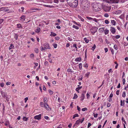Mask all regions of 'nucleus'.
<instances>
[{"instance_id":"1","label":"nucleus","mask_w":128,"mask_h":128,"mask_svg":"<svg viewBox=\"0 0 128 128\" xmlns=\"http://www.w3.org/2000/svg\"><path fill=\"white\" fill-rule=\"evenodd\" d=\"M80 5L81 8L85 10H88L90 6V3L88 0H82L80 1Z\"/></svg>"},{"instance_id":"2","label":"nucleus","mask_w":128,"mask_h":128,"mask_svg":"<svg viewBox=\"0 0 128 128\" xmlns=\"http://www.w3.org/2000/svg\"><path fill=\"white\" fill-rule=\"evenodd\" d=\"M110 3L108 0H106L102 3V6L103 9L106 12H109L111 9Z\"/></svg>"},{"instance_id":"3","label":"nucleus","mask_w":128,"mask_h":128,"mask_svg":"<svg viewBox=\"0 0 128 128\" xmlns=\"http://www.w3.org/2000/svg\"><path fill=\"white\" fill-rule=\"evenodd\" d=\"M91 5L93 10L95 12L100 11L102 9V5L100 3L94 2L92 3Z\"/></svg>"},{"instance_id":"4","label":"nucleus","mask_w":128,"mask_h":128,"mask_svg":"<svg viewBox=\"0 0 128 128\" xmlns=\"http://www.w3.org/2000/svg\"><path fill=\"white\" fill-rule=\"evenodd\" d=\"M68 4L70 7L72 8H76L78 5V2L77 0H76L72 3L69 2Z\"/></svg>"},{"instance_id":"5","label":"nucleus","mask_w":128,"mask_h":128,"mask_svg":"<svg viewBox=\"0 0 128 128\" xmlns=\"http://www.w3.org/2000/svg\"><path fill=\"white\" fill-rule=\"evenodd\" d=\"M98 28L96 26H94L92 27L90 29L92 35H94V34L97 32Z\"/></svg>"},{"instance_id":"6","label":"nucleus","mask_w":128,"mask_h":128,"mask_svg":"<svg viewBox=\"0 0 128 128\" xmlns=\"http://www.w3.org/2000/svg\"><path fill=\"white\" fill-rule=\"evenodd\" d=\"M40 9L35 8H30V12H36L35 10H40Z\"/></svg>"},{"instance_id":"7","label":"nucleus","mask_w":128,"mask_h":128,"mask_svg":"<svg viewBox=\"0 0 128 128\" xmlns=\"http://www.w3.org/2000/svg\"><path fill=\"white\" fill-rule=\"evenodd\" d=\"M43 46L45 47L46 49H51V47L50 46L49 43L48 42H46L44 44Z\"/></svg>"},{"instance_id":"8","label":"nucleus","mask_w":128,"mask_h":128,"mask_svg":"<svg viewBox=\"0 0 128 128\" xmlns=\"http://www.w3.org/2000/svg\"><path fill=\"white\" fill-rule=\"evenodd\" d=\"M110 30L111 33L112 34H114L116 32V30L113 27H111Z\"/></svg>"},{"instance_id":"9","label":"nucleus","mask_w":128,"mask_h":128,"mask_svg":"<svg viewBox=\"0 0 128 128\" xmlns=\"http://www.w3.org/2000/svg\"><path fill=\"white\" fill-rule=\"evenodd\" d=\"M41 114H39L38 115L36 116H34V118L36 120H39L41 118Z\"/></svg>"},{"instance_id":"10","label":"nucleus","mask_w":128,"mask_h":128,"mask_svg":"<svg viewBox=\"0 0 128 128\" xmlns=\"http://www.w3.org/2000/svg\"><path fill=\"white\" fill-rule=\"evenodd\" d=\"M109 2L110 3H118L119 0H110Z\"/></svg>"},{"instance_id":"11","label":"nucleus","mask_w":128,"mask_h":128,"mask_svg":"<svg viewBox=\"0 0 128 128\" xmlns=\"http://www.w3.org/2000/svg\"><path fill=\"white\" fill-rule=\"evenodd\" d=\"M122 13V11L120 10H117L114 12V14H119Z\"/></svg>"},{"instance_id":"12","label":"nucleus","mask_w":128,"mask_h":128,"mask_svg":"<svg viewBox=\"0 0 128 128\" xmlns=\"http://www.w3.org/2000/svg\"><path fill=\"white\" fill-rule=\"evenodd\" d=\"M74 60L76 62H80L82 61V59L80 57L77 58L75 59Z\"/></svg>"},{"instance_id":"13","label":"nucleus","mask_w":128,"mask_h":128,"mask_svg":"<svg viewBox=\"0 0 128 128\" xmlns=\"http://www.w3.org/2000/svg\"><path fill=\"white\" fill-rule=\"evenodd\" d=\"M26 18V16L24 15H22L20 17V20L22 21H24Z\"/></svg>"},{"instance_id":"14","label":"nucleus","mask_w":128,"mask_h":128,"mask_svg":"<svg viewBox=\"0 0 128 128\" xmlns=\"http://www.w3.org/2000/svg\"><path fill=\"white\" fill-rule=\"evenodd\" d=\"M104 28H99L98 30V31L99 32H102L104 31Z\"/></svg>"},{"instance_id":"15","label":"nucleus","mask_w":128,"mask_h":128,"mask_svg":"<svg viewBox=\"0 0 128 128\" xmlns=\"http://www.w3.org/2000/svg\"><path fill=\"white\" fill-rule=\"evenodd\" d=\"M40 30V28L39 27H37L36 28L35 30V31L37 33L39 32Z\"/></svg>"},{"instance_id":"16","label":"nucleus","mask_w":128,"mask_h":128,"mask_svg":"<svg viewBox=\"0 0 128 128\" xmlns=\"http://www.w3.org/2000/svg\"><path fill=\"white\" fill-rule=\"evenodd\" d=\"M44 107L47 110H48V108H49V106L48 104L46 103H44Z\"/></svg>"},{"instance_id":"17","label":"nucleus","mask_w":128,"mask_h":128,"mask_svg":"<svg viewBox=\"0 0 128 128\" xmlns=\"http://www.w3.org/2000/svg\"><path fill=\"white\" fill-rule=\"evenodd\" d=\"M104 34L106 35L108 34L109 33V30L107 28L104 30Z\"/></svg>"},{"instance_id":"18","label":"nucleus","mask_w":128,"mask_h":128,"mask_svg":"<svg viewBox=\"0 0 128 128\" xmlns=\"http://www.w3.org/2000/svg\"><path fill=\"white\" fill-rule=\"evenodd\" d=\"M111 22L112 25L114 26H115L116 24V22L114 20H111Z\"/></svg>"},{"instance_id":"19","label":"nucleus","mask_w":128,"mask_h":128,"mask_svg":"<svg viewBox=\"0 0 128 128\" xmlns=\"http://www.w3.org/2000/svg\"><path fill=\"white\" fill-rule=\"evenodd\" d=\"M124 100L123 102L122 100H120V106H124Z\"/></svg>"},{"instance_id":"20","label":"nucleus","mask_w":128,"mask_h":128,"mask_svg":"<svg viewBox=\"0 0 128 128\" xmlns=\"http://www.w3.org/2000/svg\"><path fill=\"white\" fill-rule=\"evenodd\" d=\"M79 68L80 70H81L82 69V63H80L78 64Z\"/></svg>"},{"instance_id":"21","label":"nucleus","mask_w":128,"mask_h":128,"mask_svg":"<svg viewBox=\"0 0 128 128\" xmlns=\"http://www.w3.org/2000/svg\"><path fill=\"white\" fill-rule=\"evenodd\" d=\"M56 36V33L53 32H51V34H50V36Z\"/></svg>"},{"instance_id":"22","label":"nucleus","mask_w":128,"mask_h":128,"mask_svg":"<svg viewBox=\"0 0 128 128\" xmlns=\"http://www.w3.org/2000/svg\"><path fill=\"white\" fill-rule=\"evenodd\" d=\"M28 119V118H27L26 116H24L23 118V120L24 121H27Z\"/></svg>"},{"instance_id":"23","label":"nucleus","mask_w":128,"mask_h":128,"mask_svg":"<svg viewBox=\"0 0 128 128\" xmlns=\"http://www.w3.org/2000/svg\"><path fill=\"white\" fill-rule=\"evenodd\" d=\"M84 94H82V95H81V98H82L81 99V101L82 100H83L84 99Z\"/></svg>"},{"instance_id":"24","label":"nucleus","mask_w":128,"mask_h":128,"mask_svg":"<svg viewBox=\"0 0 128 128\" xmlns=\"http://www.w3.org/2000/svg\"><path fill=\"white\" fill-rule=\"evenodd\" d=\"M18 35L16 34H15V35L14 36V38L16 40H18Z\"/></svg>"},{"instance_id":"25","label":"nucleus","mask_w":128,"mask_h":128,"mask_svg":"<svg viewBox=\"0 0 128 128\" xmlns=\"http://www.w3.org/2000/svg\"><path fill=\"white\" fill-rule=\"evenodd\" d=\"M80 122V120L79 119L76 121L75 124L77 125L79 124Z\"/></svg>"},{"instance_id":"26","label":"nucleus","mask_w":128,"mask_h":128,"mask_svg":"<svg viewBox=\"0 0 128 128\" xmlns=\"http://www.w3.org/2000/svg\"><path fill=\"white\" fill-rule=\"evenodd\" d=\"M114 48L116 50H117L118 49V48L116 44H114Z\"/></svg>"},{"instance_id":"27","label":"nucleus","mask_w":128,"mask_h":128,"mask_svg":"<svg viewBox=\"0 0 128 128\" xmlns=\"http://www.w3.org/2000/svg\"><path fill=\"white\" fill-rule=\"evenodd\" d=\"M78 17L79 18L81 21L82 22H84V19L80 16L78 15Z\"/></svg>"},{"instance_id":"28","label":"nucleus","mask_w":128,"mask_h":128,"mask_svg":"<svg viewBox=\"0 0 128 128\" xmlns=\"http://www.w3.org/2000/svg\"><path fill=\"white\" fill-rule=\"evenodd\" d=\"M17 28H22V26L20 24H17Z\"/></svg>"},{"instance_id":"29","label":"nucleus","mask_w":128,"mask_h":128,"mask_svg":"<svg viewBox=\"0 0 128 128\" xmlns=\"http://www.w3.org/2000/svg\"><path fill=\"white\" fill-rule=\"evenodd\" d=\"M79 116V115L77 114H76L74 115L72 118L73 119L74 118L76 117H78Z\"/></svg>"},{"instance_id":"30","label":"nucleus","mask_w":128,"mask_h":128,"mask_svg":"<svg viewBox=\"0 0 128 128\" xmlns=\"http://www.w3.org/2000/svg\"><path fill=\"white\" fill-rule=\"evenodd\" d=\"M84 40L85 41V42L87 43H88L89 42V40L88 39H87V38H84Z\"/></svg>"},{"instance_id":"31","label":"nucleus","mask_w":128,"mask_h":128,"mask_svg":"<svg viewBox=\"0 0 128 128\" xmlns=\"http://www.w3.org/2000/svg\"><path fill=\"white\" fill-rule=\"evenodd\" d=\"M40 106L42 107H44V104L42 102H40Z\"/></svg>"},{"instance_id":"32","label":"nucleus","mask_w":128,"mask_h":128,"mask_svg":"<svg viewBox=\"0 0 128 128\" xmlns=\"http://www.w3.org/2000/svg\"><path fill=\"white\" fill-rule=\"evenodd\" d=\"M92 20L96 22H98V20L95 18H92Z\"/></svg>"},{"instance_id":"33","label":"nucleus","mask_w":128,"mask_h":128,"mask_svg":"<svg viewBox=\"0 0 128 128\" xmlns=\"http://www.w3.org/2000/svg\"><path fill=\"white\" fill-rule=\"evenodd\" d=\"M78 96L76 94H74V97H73V99H76L77 98Z\"/></svg>"},{"instance_id":"34","label":"nucleus","mask_w":128,"mask_h":128,"mask_svg":"<svg viewBox=\"0 0 128 128\" xmlns=\"http://www.w3.org/2000/svg\"><path fill=\"white\" fill-rule=\"evenodd\" d=\"M67 71L68 72H70L71 73H73L74 72V71H72V70L70 68H68L67 69Z\"/></svg>"},{"instance_id":"35","label":"nucleus","mask_w":128,"mask_h":128,"mask_svg":"<svg viewBox=\"0 0 128 128\" xmlns=\"http://www.w3.org/2000/svg\"><path fill=\"white\" fill-rule=\"evenodd\" d=\"M44 103H46L48 102V100L47 98H44Z\"/></svg>"},{"instance_id":"36","label":"nucleus","mask_w":128,"mask_h":128,"mask_svg":"<svg viewBox=\"0 0 128 128\" xmlns=\"http://www.w3.org/2000/svg\"><path fill=\"white\" fill-rule=\"evenodd\" d=\"M72 28H75L76 29L78 30L79 29V28L78 26H76L75 25H73L72 26Z\"/></svg>"},{"instance_id":"37","label":"nucleus","mask_w":128,"mask_h":128,"mask_svg":"<svg viewBox=\"0 0 128 128\" xmlns=\"http://www.w3.org/2000/svg\"><path fill=\"white\" fill-rule=\"evenodd\" d=\"M126 96V93L125 92H123L122 94V96L123 98H124Z\"/></svg>"},{"instance_id":"38","label":"nucleus","mask_w":128,"mask_h":128,"mask_svg":"<svg viewBox=\"0 0 128 128\" xmlns=\"http://www.w3.org/2000/svg\"><path fill=\"white\" fill-rule=\"evenodd\" d=\"M110 50L111 52L112 53V54H114V49L112 48H110Z\"/></svg>"},{"instance_id":"39","label":"nucleus","mask_w":128,"mask_h":128,"mask_svg":"<svg viewBox=\"0 0 128 128\" xmlns=\"http://www.w3.org/2000/svg\"><path fill=\"white\" fill-rule=\"evenodd\" d=\"M82 88V86H80V87L77 88H76V91H78V90H79L81 89Z\"/></svg>"},{"instance_id":"40","label":"nucleus","mask_w":128,"mask_h":128,"mask_svg":"<svg viewBox=\"0 0 128 128\" xmlns=\"http://www.w3.org/2000/svg\"><path fill=\"white\" fill-rule=\"evenodd\" d=\"M53 46H54V48H56L57 47L58 45L57 44L54 43V44H53Z\"/></svg>"},{"instance_id":"41","label":"nucleus","mask_w":128,"mask_h":128,"mask_svg":"<svg viewBox=\"0 0 128 128\" xmlns=\"http://www.w3.org/2000/svg\"><path fill=\"white\" fill-rule=\"evenodd\" d=\"M14 47V46H13L12 44H11L10 45V46L9 47V50H10L11 49H12V48H13Z\"/></svg>"},{"instance_id":"42","label":"nucleus","mask_w":128,"mask_h":128,"mask_svg":"<svg viewBox=\"0 0 128 128\" xmlns=\"http://www.w3.org/2000/svg\"><path fill=\"white\" fill-rule=\"evenodd\" d=\"M34 51L36 53H38V52L39 50L38 48H35L34 49Z\"/></svg>"},{"instance_id":"43","label":"nucleus","mask_w":128,"mask_h":128,"mask_svg":"<svg viewBox=\"0 0 128 128\" xmlns=\"http://www.w3.org/2000/svg\"><path fill=\"white\" fill-rule=\"evenodd\" d=\"M96 45H95V44H94V45L92 47V49H91L93 51H94V50L95 49V48H96Z\"/></svg>"},{"instance_id":"44","label":"nucleus","mask_w":128,"mask_h":128,"mask_svg":"<svg viewBox=\"0 0 128 128\" xmlns=\"http://www.w3.org/2000/svg\"><path fill=\"white\" fill-rule=\"evenodd\" d=\"M4 12H8L9 10L7 8L4 7Z\"/></svg>"},{"instance_id":"45","label":"nucleus","mask_w":128,"mask_h":128,"mask_svg":"<svg viewBox=\"0 0 128 128\" xmlns=\"http://www.w3.org/2000/svg\"><path fill=\"white\" fill-rule=\"evenodd\" d=\"M24 7H22L20 9H19V10L20 11L21 10L22 12H24Z\"/></svg>"},{"instance_id":"46","label":"nucleus","mask_w":128,"mask_h":128,"mask_svg":"<svg viewBox=\"0 0 128 128\" xmlns=\"http://www.w3.org/2000/svg\"><path fill=\"white\" fill-rule=\"evenodd\" d=\"M34 54H32L30 55V57L32 58H33L34 57Z\"/></svg>"},{"instance_id":"47","label":"nucleus","mask_w":128,"mask_h":128,"mask_svg":"<svg viewBox=\"0 0 128 128\" xmlns=\"http://www.w3.org/2000/svg\"><path fill=\"white\" fill-rule=\"evenodd\" d=\"M49 92L50 95L52 94L53 93V92L52 90H49Z\"/></svg>"},{"instance_id":"48","label":"nucleus","mask_w":128,"mask_h":128,"mask_svg":"<svg viewBox=\"0 0 128 128\" xmlns=\"http://www.w3.org/2000/svg\"><path fill=\"white\" fill-rule=\"evenodd\" d=\"M126 1V0H119V2L123 3Z\"/></svg>"},{"instance_id":"49","label":"nucleus","mask_w":128,"mask_h":128,"mask_svg":"<svg viewBox=\"0 0 128 128\" xmlns=\"http://www.w3.org/2000/svg\"><path fill=\"white\" fill-rule=\"evenodd\" d=\"M104 16L106 17H108L109 16V15L108 13H105L104 14Z\"/></svg>"},{"instance_id":"50","label":"nucleus","mask_w":128,"mask_h":128,"mask_svg":"<svg viewBox=\"0 0 128 128\" xmlns=\"http://www.w3.org/2000/svg\"><path fill=\"white\" fill-rule=\"evenodd\" d=\"M120 37V36L119 35H117L115 36V38L116 39H118Z\"/></svg>"},{"instance_id":"51","label":"nucleus","mask_w":128,"mask_h":128,"mask_svg":"<svg viewBox=\"0 0 128 128\" xmlns=\"http://www.w3.org/2000/svg\"><path fill=\"white\" fill-rule=\"evenodd\" d=\"M87 110V108H82V111L84 112Z\"/></svg>"},{"instance_id":"52","label":"nucleus","mask_w":128,"mask_h":128,"mask_svg":"<svg viewBox=\"0 0 128 128\" xmlns=\"http://www.w3.org/2000/svg\"><path fill=\"white\" fill-rule=\"evenodd\" d=\"M1 94L3 97H4L6 96L4 94V92H1Z\"/></svg>"},{"instance_id":"53","label":"nucleus","mask_w":128,"mask_h":128,"mask_svg":"<svg viewBox=\"0 0 128 128\" xmlns=\"http://www.w3.org/2000/svg\"><path fill=\"white\" fill-rule=\"evenodd\" d=\"M94 113V117L95 118H97L98 115V114L97 113L95 114Z\"/></svg>"},{"instance_id":"54","label":"nucleus","mask_w":128,"mask_h":128,"mask_svg":"<svg viewBox=\"0 0 128 128\" xmlns=\"http://www.w3.org/2000/svg\"><path fill=\"white\" fill-rule=\"evenodd\" d=\"M84 67L86 68H87L88 67V64H84Z\"/></svg>"},{"instance_id":"55","label":"nucleus","mask_w":128,"mask_h":128,"mask_svg":"<svg viewBox=\"0 0 128 128\" xmlns=\"http://www.w3.org/2000/svg\"><path fill=\"white\" fill-rule=\"evenodd\" d=\"M124 16V14H122L120 16V18L121 19H122L123 18Z\"/></svg>"},{"instance_id":"56","label":"nucleus","mask_w":128,"mask_h":128,"mask_svg":"<svg viewBox=\"0 0 128 128\" xmlns=\"http://www.w3.org/2000/svg\"><path fill=\"white\" fill-rule=\"evenodd\" d=\"M90 74V73L89 72H88L86 74L85 76L88 78V77Z\"/></svg>"},{"instance_id":"57","label":"nucleus","mask_w":128,"mask_h":128,"mask_svg":"<svg viewBox=\"0 0 128 128\" xmlns=\"http://www.w3.org/2000/svg\"><path fill=\"white\" fill-rule=\"evenodd\" d=\"M44 118L45 119L47 120H48H48H50L48 116H44Z\"/></svg>"},{"instance_id":"58","label":"nucleus","mask_w":128,"mask_h":128,"mask_svg":"<svg viewBox=\"0 0 128 128\" xmlns=\"http://www.w3.org/2000/svg\"><path fill=\"white\" fill-rule=\"evenodd\" d=\"M11 84V83L10 82H7L6 83V85L8 86L9 85H10Z\"/></svg>"},{"instance_id":"59","label":"nucleus","mask_w":128,"mask_h":128,"mask_svg":"<svg viewBox=\"0 0 128 128\" xmlns=\"http://www.w3.org/2000/svg\"><path fill=\"white\" fill-rule=\"evenodd\" d=\"M4 83H0V86L2 87H4Z\"/></svg>"},{"instance_id":"60","label":"nucleus","mask_w":128,"mask_h":128,"mask_svg":"<svg viewBox=\"0 0 128 128\" xmlns=\"http://www.w3.org/2000/svg\"><path fill=\"white\" fill-rule=\"evenodd\" d=\"M24 102L25 103H26L27 100H28V97H26L24 99Z\"/></svg>"},{"instance_id":"61","label":"nucleus","mask_w":128,"mask_h":128,"mask_svg":"<svg viewBox=\"0 0 128 128\" xmlns=\"http://www.w3.org/2000/svg\"><path fill=\"white\" fill-rule=\"evenodd\" d=\"M104 22L106 24H109V21L107 20H105Z\"/></svg>"},{"instance_id":"62","label":"nucleus","mask_w":128,"mask_h":128,"mask_svg":"<svg viewBox=\"0 0 128 128\" xmlns=\"http://www.w3.org/2000/svg\"><path fill=\"white\" fill-rule=\"evenodd\" d=\"M112 70L111 68H110L109 69L108 71V73L109 74L111 72L112 73Z\"/></svg>"},{"instance_id":"63","label":"nucleus","mask_w":128,"mask_h":128,"mask_svg":"<svg viewBox=\"0 0 128 128\" xmlns=\"http://www.w3.org/2000/svg\"><path fill=\"white\" fill-rule=\"evenodd\" d=\"M86 18L89 20H92V18L90 17H86Z\"/></svg>"},{"instance_id":"64","label":"nucleus","mask_w":128,"mask_h":128,"mask_svg":"<svg viewBox=\"0 0 128 128\" xmlns=\"http://www.w3.org/2000/svg\"><path fill=\"white\" fill-rule=\"evenodd\" d=\"M104 50H105V52L106 53L107 52H108V48H105L104 49Z\"/></svg>"}]
</instances>
